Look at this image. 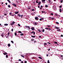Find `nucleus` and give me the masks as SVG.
<instances>
[{"label": "nucleus", "mask_w": 63, "mask_h": 63, "mask_svg": "<svg viewBox=\"0 0 63 63\" xmlns=\"http://www.w3.org/2000/svg\"><path fill=\"white\" fill-rule=\"evenodd\" d=\"M48 1L49 2V3H50L51 2V1H50V0H48Z\"/></svg>", "instance_id": "obj_32"}, {"label": "nucleus", "mask_w": 63, "mask_h": 63, "mask_svg": "<svg viewBox=\"0 0 63 63\" xmlns=\"http://www.w3.org/2000/svg\"><path fill=\"white\" fill-rule=\"evenodd\" d=\"M31 8V7H29L28 8V9H30Z\"/></svg>", "instance_id": "obj_23"}, {"label": "nucleus", "mask_w": 63, "mask_h": 63, "mask_svg": "<svg viewBox=\"0 0 63 63\" xmlns=\"http://www.w3.org/2000/svg\"><path fill=\"white\" fill-rule=\"evenodd\" d=\"M12 23L13 24H15V22H14V21H13Z\"/></svg>", "instance_id": "obj_40"}, {"label": "nucleus", "mask_w": 63, "mask_h": 63, "mask_svg": "<svg viewBox=\"0 0 63 63\" xmlns=\"http://www.w3.org/2000/svg\"><path fill=\"white\" fill-rule=\"evenodd\" d=\"M34 25H37V23L36 22H34Z\"/></svg>", "instance_id": "obj_19"}, {"label": "nucleus", "mask_w": 63, "mask_h": 63, "mask_svg": "<svg viewBox=\"0 0 63 63\" xmlns=\"http://www.w3.org/2000/svg\"><path fill=\"white\" fill-rule=\"evenodd\" d=\"M7 0V1H8L9 3H11V1H10V0Z\"/></svg>", "instance_id": "obj_15"}, {"label": "nucleus", "mask_w": 63, "mask_h": 63, "mask_svg": "<svg viewBox=\"0 0 63 63\" xmlns=\"http://www.w3.org/2000/svg\"><path fill=\"white\" fill-rule=\"evenodd\" d=\"M31 29L32 30H34V27H32L31 28Z\"/></svg>", "instance_id": "obj_9"}, {"label": "nucleus", "mask_w": 63, "mask_h": 63, "mask_svg": "<svg viewBox=\"0 0 63 63\" xmlns=\"http://www.w3.org/2000/svg\"><path fill=\"white\" fill-rule=\"evenodd\" d=\"M6 58H7L8 57V56L7 55H6Z\"/></svg>", "instance_id": "obj_34"}, {"label": "nucleus", "mask_w": 63, "mask_h": 63, "mask_svg": "<svg viewBox=\"0 0 63 63\" xmlns=\"http://www.w3.org/2000/svg\"><path fill=\"white\" fill-rule=\"evenodd\" d=\"M61 37H63V35H62V34L61 35Z\"/></svg>", "instance_id": "obj_62"}, {"label": "nucleus", "mask_w": 63, "mask_h": 63, "mask_svg": "<svg viewBox=\"0 0 63 63\" xmlns=\"http://www.w3.org/2000/svg\"><path fill=\"white\" fill-rule=\"evenodd\" d=\"M31 37H33V38H35V36H33V35H32Z\"/></svg>", "instance_id": "obj_18"}, {"label": "nucleus", "mask_w": 63, "mask_h": 63, "mask_svg": "<svg viewBox=\"0 0 63 63\" xmlns=\"http://www.w3.org/2000/svg\"><path fill=\"white\" fill-rule=\"evenodd\" d=\"M8 46L9 47H10L11 46V44H8Z\"/></svg>", "instance_id": "obj_13"}, {"label": "nucleus", "mask_w": 63, "mask_h": 63, "mask_svg": "<svg viewBox=\"0 0 63 63\" xmlns=\"http://www.w3.org/2000/svg\"><path fill=\"white\" fill-rule=\"evenodd\" d=\"M22 16H23V15H21V18H22Z\"/></svg>", "instance_id": "obj_47"}, {"label": "nucleus", "mask_w": 63, "mask_h": 63, "mask_svg": "<svg viewBox=\"0 0 63 63\" xmlns=\"http://www.w3.org/2000/svg\"><path fill=\"white\" fill-rule=\"evenodd\" d=\"M45 29H47V30H48V29L49 30H51V29L50 28H45Z\"/></svg>", "instance_id": "obj_7"}, {"label": "nucleus", "mask_w": 63, "mask_h": 63, "mask_svg": "<svg viewBox=\"0 0 63 63\" xmlns=\"http://www.w3.org/2000/svg\"><path fill=\"white\" fill-rule=\"evenodd\" d=\"M11 25H13V23H11Z\"/></svg>", "instance_id": "obj_54"}, {"label": "nucleus", "mask_w": 63, "mask_h": 63, "mask_svg": "<svg viewBox=\"0 0 63 63\" xmlns=\"http://www.w3.org/2000/svg\"><path fill=\"white\" fill-rule=\"evenodd\" d=\"M35 19L36 20H39V18L38 17H35Z\"/></svg>", "instance_id": "obj_3"}, {"label": "nucleus", "mask_w": 63, "mask_h": 63, "mask_svg": "<svg viewBox=\"0 0 63 63\" xmlns=\"http://www.w3.org/2000/svg\"><path fill=\"white\" fill-rule=\"evenodd\" d=\"M1 36H2V37H4V35L1 34Z\"/></svg>", "instance_id": "obj_33"}, {"label": "nucleus", "mask_w": 63, "mask_h": 63, "mask_svg": "<svg viewBox=\"0 0 63 63\" xmlns=\"http://www.w3.org/2000/svg\"><path fill=\"white\" fill-rule=\"evenodd\" d=\"M34 43H36V41H34Z\"/></svg>", "instance_id": "obj_63"}, {"label": "nucleus", "mask_w": 63, "mask_h": 63, "mask_svg": "<svg viewBox=\"0 0 63 63\" xmlns=\"http://www.w3.org/2000/svg\"><path fill=\"white\" fill-rule=\"evenodd\" d=\"M8 8H11V6L10 5H8Z\"/></svg>", "instance_id": "obj_24"}, {"label": "nucleus", "mask_w": 63, "mask_h": 63, "mask_svg": "<svg viewBox=\"0 0 63 63\" xmlns=\"http://www.w3.org/2000/svg\"><path fill=\"white\" fill-rule=\"evenodd\" d=\"M59 8H62V6H60L59 7Z\"/></svg>", "instance_id": "obj_58"}, {"label": "nucleus", "mask_w": 63, "mask_h": 63, "mask_svg": "<svg viewBox=\"0 0 63 63\" xmlns=\"http://www.w3.org/2000/svg\"><path fill=\"white\" fill-rule=\"evenodd\" d=\"M4 25L5 26H8V24H4Z\"/></svg>", "instance_id": "obj_11"}, {"label": "nucleus", "mask_w": 63, "mask_h": 63, "mask_svg": "<svg viewBox=\"0 0 63 63\" xmlns=\"http://www.w3.org/2000/svg\"><path fill=\"white\" fill-rule=\"evenodd\" d=\"M26 28H30V27L29 26H26Z\"/></svg>", "instance_id": "obj_8"}, {"label": "nucleus", "mask_w": 63, "mask_h": 63, "mask_svg": "<svg viewBox=\"0 0 63 63\" xmlns=\"http://www.w3.org/2000/svg\"><path fill=\"white\" fill-rule=\"evenodd\" d=\"M51 15L52 16H53V14L52 13H51Z\"/></svg>", "instance_id": "obj_55"}, {"label": "nucleus", "mask_w": 63, "mask_h": 63, "mask_svg": "<svg viewBox=\"0 0 63 63\" xmlns=\"http://www.w3.org/2000/svg\"><path fill=\"white\" fill-rule=\"evenodd\" d=\"M61 11H62V9H60V10H59L60 12V13H61Z\"/></svg>", "instance_id": "obj_16"}, {"label": "nucleus", "mask_w": 63, "mask_h": 63, "mask_svg": "<svg viewBox=\"0 0 63 63\" xmlns=\"http://www.w3.org/2000/svg\"><path fill=\"white\" fill-rule=\"evenodd\" d=\"M53 8L55 11H56V6L55 5H54L53 6Z\"/></svg>", "instance_id": "obj_1"}, {"label": "nucleus", "mask_w": 63, "mask_h": 63, "mask_svg": "<svg viewBox=\"0 0 63 63\" xmlns=\"http://www.w3.org/2000/svg\"><path fill=\"white\" fill-rule=\"evenodd\" d=\"M18 26H20V25L19 24H18Z\"/></svg>", "instance_id": "obj_48"}, {"label": "nucleus", "mask_w": 63, "mask_h": 63, "mask_svg": "<svg viewBox=\"0 0 63 63\" xmlns=\"http://www.w3.org/2000/svg\"><path fill=\"white\" fill-rule=\"evenodd\" d=\"M38 31H39V32H41V30H38Z\"/></svg>", "instance_id": "obj_27"}, {"label": "nucleus", "mask_w": 63, "mask_h": 63, "mask_svg": "<svg viewBox=\"0 0 63 63\" xmlns=\"http://www.w3.org/2000/svg\"><path fill=\"white\" fill-rule=\"evenodd\" d=\"M42 32H45V30L44 29H43V30H42Z\"/></svg>", "instance_id": "obj_39"}, {"label": "nucleus", "mask_w": 63, "mask_h": 63, "mask_svg": "<svg viewBox=\"0 0 63 63\" xmlns=\"http://www.w3.org/2000/svg\"><path fill=\"white\" fill-rule=\"evenodd\" d=\"M3 54H4V55H6V54H7V53L6 52H5L4 53H3Z\"/></svg>", "instance_id": "obj_17"}, {"label": "nucleus", "mask_w": 63, "mask_h": 63, "mask_svg": "<svg viewBox=\"0 0 63 63\" xmlns=\"http://www.w3.org/2000/svg\"><path fill=\"white\" fill-rule=\"evenodd\" d=\"M56 24H59V23L57 22H56Z\"/></svg>", "instance_id": "obj_21"}, {"label": "nucleus", "mask_w": 63, "mask_h": 63, "mask_svg": "<svg viewBox=\"0 0 63 63\" xmlns=\"http://www.w3.org/2000/svg\"><path fill=\"white\" fill-rule=\"evenodd\" d=\"M46 1V0H42V2L43 3H44V4H45L46 3V2H45Z\"/></svg>", "instance_id": "obj_2"}, {"label": "nucleus", "mask_w": 63, "mask_h": 63, "mask_svg": "<svg viewBox=\"0 0 63 63\" xmlns=\"http://www.w3.org/2000/svg\"><path fill=\"white\" fill-rule=\"evenodd\" d=\"M55 15H56V16H58V15L57 14H55Z\"/></svg>", "instance_id": "obj_38"}, {"label": "nucleus", "mask_w": 63, "mask_h": 63, "mask_svg": "<svg viewBox=\"0 0 63 63\" xmlns=\"http://www.w3.org/2000/svg\"><path fill=\"white\" fill-rule=\"evenodd\" d=\"M49 19H51V17H49Z\"/></svg>", "instance_id": "obj_20"}, {"label": "nucleus", "mask_w": 63, "mask_h": 63, "mask_svg": "<svg viewBox=\"0 0 63 63\" xmlns=\"http://www.w3.org/2000/svg\"><path fill=\"white\" fill-rule=\"evenodd\" d=\"M31 11H34V9H32Z\"/></svg>", "instance_id": "obj_50"}, {"label": "nucleus", "mask_w": 63, "mask_h": 63, "mask_svg": "<svg viewBox=\"0 0 63 63\" xmlns=\"http://www.w3.org/2000/svg\"><path fill=\"white\" fill-rule=\"evenodd\" d=\"M34 39H32L31 40L32 41H34Z\"/></svg>", "instance_id": "obj_36"}, {"label": "nucleus", "mask_w": 63, "mask_h": 63, "mask_svg": "<svg viewBox=\"0 0 63 63\" xmlns=\"http://www.w3.org/2000/svg\"><path fill=\"white\" fill-rule=\"evenodd\" d=\"M17 16H19V17H20V16H21V15L19 14H18Z\"/></svg>", "instance_id": "obj_10"}, {"label": "nucleus", "mask_w": 63, "mask_h": 63, "mask_svg": "<svg viewBox=\"0 0 63 63\" xmlns=\"http://www.w3.org/2000/svg\"><path fill=\"white\" fill-rule=\"evenodd\" d=\"M41 12L42 13H45V12L44 11H41Z\"/></svg>", "instance_id": "obj_22"}, {"label": "nucleus", "mask_w": 63, "mask_h": 63, "mask_svg": "<svg viewBox=\"0 0 63 63\" xmlns=\"http://www.w3.org/2000/svg\"><path fill=\"white\" fill-rule=\"evenodd\" d=\"M19 61H21V60L20 59H19Z\"/></svg>", "instance_id": "obj_52"}, {"label": "nucleus", "mask_w": 63, "mask_h": 63, "mask_svg": "<svg viewBox=\"0 0 63 63\" xmlns=\"http://www.w3.org/2000/svg\"><path fill=\"white\" fill-rule=\"evenodd\" d=\"M47 27L48 28H49L50 27V26L49 25L47 26Z\"/></svg>", "instance_id": "obj_31"}, {"label": "nucleus", "mask_w": 63, "mask_h": 63, "mask_svg": "<svg viewBox=\"0 0 63 63\" xmlns=\"http://www.w3.org/2000/svg\"><path fill=\"white\" fill-rule=\"evenodd\" d=\"M41 3V2H39L38 3V5H40Z\"/></svg>", "instance_id": "obj_28"}, {"label": "nucleus", "mask_w": 63, "mask_h": 63, "mask_svg": "<svg viewBox=\"0 0 63 63\" xmlns=\"http://www.w3.org/2000/svg\"><path fill=\"white\" fill-rule=\"evenodd\" d=\"M32 33H33V35L35 34V32H34L33 31L31 32V34H32Z\"/></svg>", "instance_id": "obj_4"}, {"label": "nucleus", "mask_w": 63, "mask_h": 63, "mask_svg": "<svg viewBox=\"0 0 63 63\" xmlns=\"http://www.w3.org/2000/svg\"><path fill=\"white\" fill-rule=\"evenodd\" d=\"M55 28L57 29H59V27H57L56 26H55Z\"/></svg>", "instance_id": "obj_6"}, {"label": "nucleus", "mask_w": 63, "mask_h": 63, "mask_svg": "<svg viewBox=\"0 0 63 63\" xmlns=\"http://www.w3.org/2000/svg\"><path fill=\"white\" fill-rule=\"evenodd\" d=\"M54 19V17H53L51 18V19H52V20H53V19Z\"/></svg>", "instance_id": "obj_14"}, {"label": "nucleus", "mask_w": 63, "mask_h": 63, "mask_svg": "<svg viewBox=\"0 0 63 63\" xmlns=\"http://www.w3.org/2000/svg\"><path fill=\"white\" fill-rule=\"evenodd\" d=\"M47 62H48L47 63H50V62H49V60H48L47 61Z\"/></svg>", "instance_id": "obj_46"}, {"label": "nucleus", "mask_w": 63, "mask_h": 63, "mask_svg": "<svg viewBox=\"0 0 63 63\" xmlns=\"http://www.w3.org/2000/svg\"><path fill=\"white\" fill-rule=\"evenodd\" d=\"M11 42L12 43V44H14V42L13 41H11Z\"/></svg>", "instance_id": "obj_43"}, {"label": "nucleus", "mask_w": 63, "mask_h": 63, "mask_svg": "<svg viewBox=\"0 0 63 63\" xmlns=\"http://www.w3.org/2000/svg\"><path fill=\"white\" fill-rule=\"evenodd\" d=\"M12 13H11V12H10V13H9V14L10 15H12Z\"/></svg>", "instance_id": "obj_56"}, {"label": "nucleus", "mask_w": 63, "mask_h": 63, "mask_svg": "<svg viewBox=\"0 0 63 63\" xmlns=\"http://www.w3.org/2000/svg\"><path fill=\"white\" fill-rule=\"evenodd\" d=\"M15 36H16V32L15 33Z\"/></svg>", "instance_id": "obj_44"}, {"label": "nucleus", "mask_w": 63, "mask_h": 63, "mask_svg": "<svg viewBox=\"0 0 63 63\" xmlns=\"http://www.w3.org/2000/svg\"><path fill=\"white\" fill-rule=\"evenodd\" d=\"M18 13H19L18 11L16 12H15V14H18Z\"/></svg>", "instance_id": "obj_12"}, {"label": "nucleus", "mask_w": 63, "mask_h": 63, "mask_svg": "<svg viewBox=\"0 0 63 63\" xmlns=\"http://www.w3.org/2000/svg\"><path fill=\"white\" fill-rule=\"evenodd\" d=\"M33 4L34 5H36V3H35V2H33Z\"/></svg>", "instance_id": "obj_37"}, {"label": "nucleus", "mask_w": 63, "mask_h": 63, "mask_svg": "<svg viewBox=\"0 0 63 63\" xmlns=\"http://www.w3.org/2000/svg\"><path fill=\"white\" fill-rule=\"evenodd\" d=\"M21 56L22 57H23V58H24V56L22 55Z\"/></svg>", "instance_id": "obj_41"}, {"label": "nucleus", "mask_w": 63, "mask_h": 63, "mask_svg": "<svg viewBox=\"0 0 63 63\" xmlns=\"http://www.w3.org/2000/svg\"><path fill=\"white\" fill-rule=\"evenodd\" d=\"M39 59H41L42 58L40 57H39Z\"/></svg>", "instance_id": "obj_30"}, {"label": "nucleus", "mask_w": 63, "mask_h": 63, "mask_svg": "<svg viewBox=\"0 0 63 63\" xmlns=\"http://www.w3.org/2000/svg\"><path fill=\"white\" fill-rule=\"evenodd\" d=\"M13 29H12L11 30L12 32H13Z\"/></svg>", "instance_id": "obj_53"}, {"label": "nucleus", "mask_w": 63, "mask_h": 63, "mask_svg": "<svg viewBox=\"0 0 63 63\" xmlns=\"http://www.w3.org/2000/svg\"><path fill=\"white\" fill-rule=\"evenodd\" d=\"M60 2H61V3H62L63 2V1H62V0H61Z\"/></svg>", "instance_id": "obj_57"}, {"label": "nucleus", "mask_w": 63, "mask_h": 63, "mask_svg": "<svg viewBox=\"0 0 63 63\" xmlns=\"http://www.w3.org/2000/svg\"><path fill=\"white\" fill-rule=\"evenodd\" d=\"M25 63H27V61H25Z\"/></svg>", "instance_id": "obj_61"}, {"label": "nucleus", "mask_w": 63, "mask_h": 63, "mask_svg": "<svg viewBox=\"0 0 63 63\" xmlns=\"http://www.w3.org/2000/svg\"><path fill=\"white\" fill-rule=\"evenodd\" d=\"M18 33H22V32L20 31H19L18 32Z\"/></svg>", "instance_id": "obj_26"}, {"label": "nucleus", "mask_w": 63, "mask_h": 63, "mask_svg": "<svg viewBox=\"0 0 63 63\" xmlns=\"http://www.w3.org/2000/svg\"><path fill=\"white\" fill-rule=\"evenodd\" d=\"M60 30H61L60 29H59V30H57V31H60Z\"/></svg>", "instance_id": "obj_35"}, {"label": "nucleus", "mask_w": 63, "mask_h": 63, "mask_svg": "<svg viewBox=\"0 0 63 63\" xmlns=\"http://www.w3.org/2000/svg\"><path fill=\"white\" fill-rule=\"evenodd\" d=\"M39 20L40 21H41V20H42V19H40Z\"/></svg>", "instance_id": "obj_51"}, {"label": "nucleus", "mask_w": 63, "mask_h": 63, "mask_svg": "<svg viewBox=\"0 0 63 63\" xmlns=\"http://www.w3.org/2000/svg\"><path fill=\"white\" fill-rule=\"evenodd\" d=\"M12 5H13V6H15V7H16V4L15 3H13L12 4Z\"/></svg>", "instance_id": "obj_5"}, {"label": "nucleus", "mask_w": 63, "mask_h": 63, "mask_svg": "<svg viewBox=\"0 0 63 63\" xmlns=\"http://www.w3.org/2000/svg\"><path fill=\"white\" fill-rule=\"evenodd\" d=\"M5 4H6V5H7L8 4L7 3H6Z\"/></svg>", "instance_id": "obj_59"}, {"label": "nucleus", "mask_w": 63, "mask_h": 63, "mask_svg": "<svg viewBox=\"0 0 63 63\" xmlns=\"http://www.w3.org/2000/svg\"><path fill=\"white\" fill-rule=\"evenodd\" d=\"M4 16H6V15H7V14H6V13L5 14H4Z\"/></svg>", "instance_id": "obj_60"}, {"label": "nucleus", "mask_w": 63, "mask_h": 63, "mask_svg": "<svg viewBox=\"0 0 63 63\" xmlns=\"http://www.w3.org/2000/svg\"><path fill=\"white\" fill-rule=\"evenodd\" d=\"M10 32H8V36H9V35H10Z\"/></svg>", "instance_id": "obj_45"}, {"label": "nucleus", "mask_w": 63, "mask_h": 63, "mask_svg": "<svg viewBox=\"0 0 63 63\" xmlns=\"http://www.w3.org/2000/svg\"><path fill=\"white\" fill-rule=\"evenodd\" d=\"M54 43L55 44H57V42H55Z\"/></svg>", "instance_id": "obj_49"}, {"label": "nucleus", "mask_w": 63, "mask_h": 63, "mask_svg": "<svg viewBox=\"0 0 63 63\" xmlns=\"http://www.w3.org/2000/svg\"><path fill=\"white\" fill-rule=\"evenodd\" d=\"M45 7L46 8H47V7H48V6H47V5H46L45 6Z\"/></svg>", "instance_id": "obj_42"}, {"label": "nucleus", "mask_w": 63, "mask_h": 63, "mask_svg": "<svg viewBox=\"0 0 63 63\" xmlns=\"http://www.w3.org/2000/svg\"><path fill=\"white\" fill-rule=\"evenodd\" d=\"M44 45H46L47 46V43H45L44 44Z\"/></svg>", "instance_id": "obj_25"}, {"label": "nucleus", "mask_w": 63, "mask_h": 63, "mask_svg": "<svg viewBox=\"0 0 63 63\" xmlns=\"http://www.w3.org/2000/svg\"><path fill=\"white\" fill-rule=\"evenodd\" d=\"M20 35L21 36H22V35H23L24 34H23V33H21L20 34Z\"/></svg>", "instance_id": "obj_29"}, {"label": "nucleus", "mask_w": 63, "mask_h": 63, "mask_svg": "<svg viewBox=\"0 0 63 63\" xmlns=\"http://www.w3.org/2000/svg\"><path fill=\"white\" fill-rule=\"evenodd\" d=\"M23 63V62L22 61L21 62V63Z\"/></svg>", "instance_id": "obj_64"}]
</instances>
